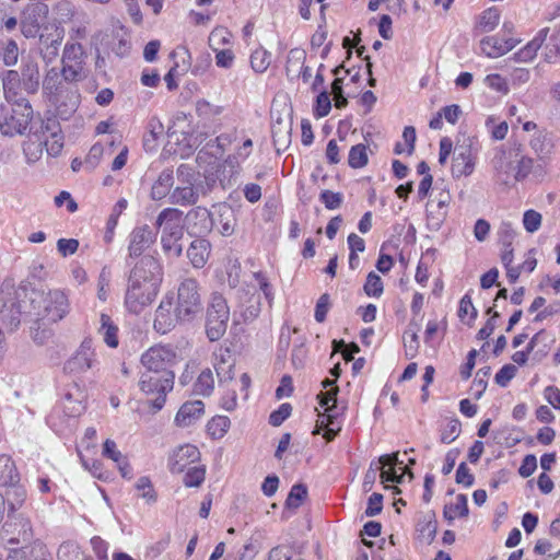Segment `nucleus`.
Segmentation results:
<instances>
[{"instance_id":"1","label":"nucleus","mask_w":560,"mask_h":560,"mask_svg":"<svg viewBox=\"0 0 560 560\" xmlns=\"http://www.w3.org/2000/svg\"><path fill=\"white\" fill-rule=\"evenodd\" d=\"M75 72L70 68L62 70L51 67L45 71L43 78L42 94L62 119H68L80 105L78 83L84 79L79 78Z\"/></svg>"},{"instance_id":"2","label":"nucleus","mask_w":560,"mask_h":560,"mask_svg":"<svg viewBox=\"0 0 560 560\" xmlns=\"http://www.w3.org/2000/svg\"><path fill=\"white\" fill-rule=\"evenodd\" d=\"M162 282V269L159 261L152 256H144L130 272L125 296L126 307L139 314L150 305Z\"/></svg>"},{"instance_id":"3","label":"nucleus","mask_w":560,"mask_h":560,"mask_svg":"<svg viewBox=\"0 0 560 560\" xmlns=\"http://www.w3.org/2000/svg\"><path fill=\"white\" fill-rule=\"evenodd\" d=\"M21 307L31 319L54 324L69 314L70 301L68 294L60 289L31 290L21 301Z\"/></svg>"},{"instance_id":"4","label":"nucleus","mask_w":560,"mask_h":560,"mask_svg":"<svg viewBox=\"0 0 560 560\" xmlns=\"http://www.w3.org/2000/svg\"><path fill=\"white\" fill-rule=\"evenodd\" d=\"M32 117L33 108L24 97L14 100V104L11 106L1 104L0 131L8 137L23 135L27 130Z\"/></svg>"},{"instance_id":"5","label":"nucleus","mask_w":560,"mask_h":560,"mask_svg":"<svg viewBox=\"0 0 560 560\" xmlns=\"http://www.w3.org/2000/svg\"><path fill=\"white\" fill-rule=\"evenodd\" d=\"M174 372H163V374L141 373L139 388L145 396L152 397L150 405L155 411L161 410L165 405L166 396L174 387Z\"/></svg>"},{"instance_id":"6","label":"nucleus","mask_w":560,"mask_h":560,"mask_svg":"<svg viewBox=\"0 0 560 560\" xmlns=\"http://www.w3.org/2000/svg\"><path fill=\"white\" fill-rule=\"evenodd\" d=\"M230 308L225 299L220 294L211 296L207 310L206 332L211 341L219 340L226 331Z\"/></svg>"},{"instance_id":"7","label":"nucleus","mask_w":560,"mask_h":560,"mask_svg":"<svg viewBox=\"0 0 560 560\" xmlns=\"http://www.w3.org/2000/svg\"><path fill=\"white\" fill-rule=\"evenodd\" d=\"M478 151L476 138L463 135L454 147L452 174L455 177L468 176L474 172L475 155Z\"/></svg>"},{"instance_id":"8","label":"nucleus","mask_w":560,"mask_h":560,"mask_svg":"<svg viewBox=\"0 0 560 560\" xmlns=\"http://www.w3.org/2000/svg\"><path fill=\"white\" fill-rule=\"evenodd\" d=\"M201 311L198 284L194 279L184 280L177 293L176 317L180 320H190Z\"/></svg>"},{"instance_id":"9","label":"nucleus","mask_w":560,"mask_h":560,"mask_svg":"<svg viewBox=\"0 0 560 560\" xmlns=\"http://www.w3.org/2000/svg\"><path fill=\"white\" fill-rule=\"evenodd\" d=\"M176 361V352L171 347L154 346L148 349L140 358L144 372L163 374V372H173L171 368Z\"/></svg>"},{"instance_id":"10","label":"nucleus","mask_w":560,"mask_h":560,"mask_svg":"<svg viewBox=\"0 0 560 560\" xmlns=\"http://www.w3.org/2000/svg\"><path fill=\"white\" fill-rule=\"evenodd\" d=\"M63 37L65 30L56 25L45 26L38 33V54L45 65L57 59Z\"/></svg>"},{"instance_id":"11","label":"nucleus","mask_w":560,"mask_h":560,"mask_svg":"<svg viewBox=\"0 0 560 560\" xmlns=\"http://www.w3.org/2000/svg\"><path fill=\"white\" fill-rule=\"evenodd\" d=\"M48 14V7L43 2L30 3L22 11L20 19L21 32L26 38H35L42 23Z\"/></svg>"},{"instance_id":"12","label":"nucleus","mask_w":560,"mask_h":560,"mask_svg":"<svg viewBox=\"0 0 560 560\" xmlns=\"http://www.w3.org/2000/svg\"><path fill=\"white\" fill-rule=\"evenodd\" d=\"M516 156H518V145L501 147L497 150L491 163L495 178L501 184H509L513 177Z\"/></svg>"},{"instance_id":"13","label":"nucleus","mask_w":560,"mask_h":560,"mask_svg":"<svg viewBox=\"0 0 560 560\" xmlns=\"http://www.w3.org/2000/svg\"><path fill=\"white\" fill-rule=\"evenodd\" d=\"M96 364L95 352L93 349V341L91 338H85L77 352L65 363V371L69 373H83L94 368Z\"/></svg>"},{"instance_id":"14","label":"nucleus","mask_w":560,"mask_h":560,"mask_svg":"<svg viewBox=\"0 0 560 560\" xmlns=\"http://www.w3.org/2000/svg\"><path fill=\"white\" fill-rule=\"evenodd\" d=\"M84 49L81 44L67 43L62 51L60 69L68 70L70 68L72 71L75 70V74L85 80L88 74L84 68Z\"/></svg>"},{"instance_id":"15","label":"nucleus","mask_w":560,"mask_h":560,"mask_svg":"<svg viewBox=\"0 0 560 560\" xmlns=\"http://www.w3.org/2000/svg\"><path fill=\"white\" fill-rule=\"evenodd\" d=\"M451 202V195L445 189L434 192L433 198L427 205L428 221L435 229L440 228L446 217V208Z\"/></svg>"},{"instance_id":"16","label":"nucleus","mask_w":560,"mask_h":560,"mask_svg":"<svg viewBox=\"0 0 560 560\" xmlns=\"http://www.w3.org/2000/svg\"><path fill=\"white\" fill-rule=\"evenodd\" d=\"M188 228L191 234L207 235L214 226L212 212L202 207L190 210L186 215Z\"/></svg>"},{"instance_id":"17","label":"nucleus","mask_w":560,"mask_h":560,"mask_svg":"<svg viewBox=\"0 0 560 560\" xmlns=\"http://www.w3.org/2000/svg\"><path fill=\"white\" fill-rule=\"evenodd\" d=\"M22 88L28 94H36L40 88V71L38 62L27 58L21 66Z\"/></svg>"},{"instance_id":"18","label":"nucleus","mask_w":560,"mask_h":560,"mask_svg":"<svg viewBox=\"0 0 560 560\" xmlns=\"http://www.w3.org/2000/svg\"><path fill=\"white\" fill-rule=\"evenodd\" d=\"M155 241V234L149 225L136 228L130 235L129 255L138 257Z\"/></svg>"},{"instance_id":"19","label":"nucleus","mask_w":560,"mask_h":560,"mask_svg":"<svg viewBox=\"0 0 560 560\" xmlns=\"http://www.w3.org/2000/svg\"><path fill=\"white\" fill-rule=\"evenodd\" d=\"M173 310V298H164L158 310L155 311L154 328L158 331L165 332L170 330L175 324L180 320L176 317L175 310Z\"/></svg>"},{"instance_id":"20","label":"nucleus","mask_w":560,"mask_h":560,"mask_svg":"<svg viewBox=\"0 0 560 560\" xmlns=\"http://www.w3.org/2000/svg\"><path fill=\"white\" fill-rule=\"evenodd\" d=\"M214 225H219V232L223 236H230L235 231L236 215L234 209L228 203H219L213 207Z\"/></svg>"},{"instance_id":"21","label":"nucleus","mask_w":560,"mask_h":560,"mask_svg":"<svg viewBox=\"0 0 560 560\" xmlns=\"http://www.w3.org/2000/svg\"><path fill=\"white\" fill-rule=\"evenodd\" d=\"M199 451L195 445L186 444L178 447L170 458V468L173 472H182L186 465L199 458Z\"/></svg>"},{"instance_id":"22","label":"nucleus","mask_w":560,"mask_h":560,"mask_svg":"<svg viewBox=\"0 0 560 560\" xmlns=\"http://www.w3.org/2000/svg\"><path fill=\"white\" fill-rule=\"evenodd\" d=\"M203 408L201 400L183 404L175 417L176 424L183 428L191 425L203 415Z\"/></svg>"},{"instance_id":"23","label":"nucleus","mask_w":560,"mask_h":560,"mask_svg":"<svg viewBox=\"0 0 560 560\" xmlns=\"http://www.w3.org/2000/svg\"><path fill=\"white\" fill-rule=\"evenodd\" d=\"M210 255V243L205 238H197L192 241L187 249V257L196 268H201L206 265Z\"/></svg>"},{"instance_id":"24","label":"nucleus","mask_w":560,"mask_h":560,"mask_svg":"<svg viewBox=\"0 0 560 560\" xmlns=\"http://www.w3.org/2000/svg\"><path fill=\"white\" fill-rule=\"evenodd\" d=\"M183 236V231L179 225H172L165 233L163 232L161 242L163 249L166 254L174 257H179L183 252V246L179 243Z\"/></svg>"},{"instance_id":"25","label":"nucleus","mask_w":560,"mask_h":560,"mask_svg":"<svg viewBox=\"0 0 560 560\" xmlns=\"http://www.w3.org/2000/svg\"><path fill=\"white\" fill-rule=\"evenodd\" d=\"M548 33L549 27L541 28L524 48L514 55L515 60L521 62L533 60L536 57L538 49L546 42Z\"/></svg>"},{"instance_id":"26","label":"nucleus","mask_w":560,"mask_h":560,"mask_svg":"<svg viewBox=\"0 0 560 560\" xmlns=\"http://www.w3.org/2000/svg\"><path fill=\"white\" fill-rule=\"evenodd\" d=\"M174 185V175L173 171L166 168L161 172L158 179L153 183L151 187L150 197L152 200H161L165 198L167 195H171V188Z\"/></svg>"},{"instance_id":"27","label":"nucleus","mask_w":560,"mask_h":560,"mask_svg":"<svg viewBox=\"0 0 560 560\" xmlns=\"http://www.w3.org/2000/svg\"><path fill=\"white\" fill-rule=\"evenodd\" d=\"M217 363L214 364L217 376L219 378V386H223L234 378V362L230 361V351L225 349L217 354Z\"/></svg>"},{"instance_id":"28","label":"nucleus","mask_w":560,"mask_h":560,"mask_svg":"<svg viewBox=\"0 0 560 560\" xmlns=\"http://www.w3.org/2000/svg\"><path fill=\"white\" fill-rule=\"evenodd\" d=\"M20 475L14 462L8 455H0V487L18 483Z\"/></svg>"},{"instance_id":"29","label":"nucleus","mask_w":560,"mask_h":560,"mask_svg":"<svg viewBox=\"0 0 560 560\" xmlns=\"http://www.w3.org/2000/svg\"><path fill=\"white\" fill-rule=\"evenodd\" d=\"M20 49L12 38L0 39V61L5 67H13L18 63Z\"/></svg>"},{"instance_id":"30","label":"nucleus","mask_w":560,"mask_h":560,"mask_svg":"<svg viewBox=\"0 0 560 560\" xmlns=\"http://www.w3.org/2000/svg\"><path fill=\"white\" fill-rule=\"evenodd\" d=\"M98 332L103 336L104 342L110 347H118V327L114 325L110 316L107 314H101V327Z\"/></svg>"},{"instance_id":"31","label":"nucleus","mask_w":560,"mask_h":560,"mask_svg":"<svg viewBox=\"0 0 560 560\" xmlns=\"http://www.w3.org/2000/svg\"><path fill=\"white\" fill-rule=\"evenodd\" d=\"M197 200L198 194L195 191L192 184L184 187H176L170 195V202L173 205H195Z\"/></svg>"},{"instance_id":"32","label":"nucleus","mask_w":560,"mask_h":560,"mask_svg":"<svg viewBox=\"0 0 560 560\" xmlns=\"http://www.w3.org/2000/svg\"><path fill=\"white\" fill-rule=\"evenodd\" d=\"M322 386L324 388L331 386V388L327 392H320L317 395L319 405H320V407L325 408L326 411H332V409L336 408L337 394L339 392V388H338V386L335 385V381L329 380V378H325L322 382Z\"/></svg>"},{"instance_id":"33","label":"nucleus","mask_w":560,"mask_h":560,"mask_svg":"<svg viewBox=\"0 0 560 560\" xmlns=\"http://www.w3.org/2000/svg\"><path fill=\"white\" fill-rule=\"evenodd\" d=\"M2 86L7 101H14L18 89L22 86L20 73L16 70H7L2 79Z\"/></svg>"},{"instance_id":"34","label":"nucleus","mask_w":560,"mask_h":560,"mask_svg":"<svg viewBox=\"0 0 560 560\" xmlns=\"http://www.w3.org/2000/svg\"><path fill=\"white\" fill-rule=\"evenodd\" d=\"M57 560H89V557L73 541H63L57 551Z\"/></svg>"},{"instance_id":"35","label":"nucleus","mask_w":560,"mask_h":560,"mask_svg":"<svg viewBox=\"0 0 560 560\" xmlns=\"http://www.w3.org/2000/svg\"><path fill=\"white\" fill-rule=\"evenodd\" d=\"M468 512L467 497L465 494H458L455 504L444 506L443 515L448 522H452L456 516L466 517Z\"/></svg>"},{"instance_id":"36","label":"nucleus","mask_w":560,"mask_h":560,"mask_svg":"<svg viewBox=\"0 0 560 560\" xmlns=\"http://www.w3.org/2000/svg\"><path fill=\"white\" fill-rule=\"evenodd\" d=\"M481 50L488 57L498 58L508 52V46L502 45V38L498 36H488L480 42Z\"/></svg>"},{"instance_id":"37","label":"nucleus","mask_w":560,"mask_h":560,"mask_svg":"<svg viewBox=\"0 0 560 560\" xmlns=\"http://www.w3.org/2000/svg\"><path fill=\"white\" fill-rule=\"evenodd\" d=\"M214 388V378L210 369L203 370L196 383L194 384V393L199 396H209Z\"/></svg>"},{"instance_id":"38","label":"nucleus","mask_w":560,"mask_h":560,"mask_svg":"<svg viewBox=\"0 0 560 560\" xmlns=\"http://www.w3.org/2000/svg\"><path fill=\"white\" fill-rule=\"evenodd\" d=\"M7 501L10 506V511H15L23 505L26 499V490L23 486L18 483L7 486Z\"/></svg>"},{"instance_id":"39","label":"nucleus","mask_w":560,"mask_h":560,"mask_svg":"<svg viewBox=\"0 0 560 560\" xmlns=\"http://www.w3.org/2000/svg\"><path fill=\"white\" fill-rule=\"evenodd\" d=\"M22 315L28 316L27 313L23 312L21 302L18 305L12 304L10 308L1 310V319L11 330L19 327Z\"/></svg>"},{"instance_id":"40","label":"nucleus","mask_w":560,"mask_h":560,"mask_svg":"<svg viewBox=\"0 0 560 560\" xmlns=\"http://www.w3.org/2000/svg\"><path fill=\"white\" fill-rule=\"evenodd\" d=\"M21 556H24L25 560H52L47 547L38 541L23 547Z\"/></svg>"},{"instance_id":"41","label":"nucleus","mask_w":560,"mask_h":560,"mask_svg":"<svg viewBox=\"0 0 560 560\" xmlns=\"http://www.w3.org/2000/svg\"><path fill=\"white\" fill-rule=\"evenodd\" d=\"M515 171L513 178L517 182L523 180L533 170V159L523 154L521 145H518V156H516Z\"/></svg>"},{"instance_id":"42","label":"nucleus","mask_w":560,"mask_h":560,"mask_svg":"<svg viewBox=\"0 0 560 560\" xmlns=\"http://www.w3.org/2000/svg\"><path fill=\"white\" fill-rule=\"evenodd\" d=\"M307 488L305 485L303 483H296L294 485L289 494H288V498L285 500V509H298L302 505V503L306 500L307 498Z\"/></svg>"},{"instance_id":"43","label":"nucleus","mask_w":560,"mask_h":560,"mask_svg":"<svg viewBox=\"0 0 560 560\" xmlns=\"http://www.w3.org/2000/svg\"><path fill=\"white\" fill-rule=\"evenodd\" d=\"M183 212L175 208H167L161 211L156 219V225L159 228L163 226V232L165 233L170 230L172 225H179L180 218Z\"/></svg>"},{"instance_id":"44","label":"nucleus","mask_w":560,"mask_h":560,"mask_svg":"<svg viewBox=\"0 0 560 560\" xmlns=\"http://www.w3.org/2000/svg\"><path fill=\"white\" fill-rule=\"evenodd\" d=\"M368 147L363 143L353 145L350 149L348 163L352 168H361L368 164Z\"/></svg>"},{"instance_id":"45","label":"nucleus","mask_w":560,"mask_h":560,"mask_svg":"<svg viewBox=\"0 0 560 560\" xmlns=\"http://www.w3.org/2000/svg\"><path fill=\"white\" fill-rule=\"evenodd\" d=\"M545 60L549 63L560 62V27L550 36L545 47Z\"/></svg>"},{"instance_id":"46","label":"nucleus","mask_w":560,"mask_h":560,"mask_svg":"<svg viewBox=\"0 0 560 560\" xmlns=\"http://www.w3.org/2000/svg\"><path fill=\"white\" fill-rule=\"evenodd\" d=\"M61 128L60 124L56 117H48L40 121V130L34 131V135L37 136L38 140L45 139L46 137L55 136L56 133H60Z\"/></svg>"},{"instance_id":"47","label":"nucleus","mask_w":560,"mask_h":560,"mask_svg":"<svg viewBox=\"0 0 560 560\" xmlns=\"http://www.w3.org/2000/svg\"><path fill=\"white\" fill-rule=\"evenodd\" d=\"M205 476V467L194 466L188 468L183 478V482L186 487H199L203 482Z\"/></svg>"},{"instance_id":"48","label":"nucleus","mask_w":560,"mask_h":560,"mask_svg":"<svg viewBox=\"0 0 560 560\" xmlns=\"http://www.w3.org/2000/svg\"><path fill=\"white\" fill-rule=\"evenodd\" d=\"M530 147L539 158H544L551 152L552 145L547 135L539 133L532 139Z\"/></svg>"},{"instance_id":"49","label":"nucleus","mask_w":560,"mask_h":560,"mask_svg":"<svg viewBox=\"0 0 560 560\" xmlns=\"http://www.w3.org/2000/svg\"><path fill=\"white\" fill-rule=\"evenodd\" d=\"M364 292L369 296H380L383 293V281L380 276L371 271L364 284Z\"/></svg>"},{"instance_id":"50","label":"nucleus","mask_w":560,"mask_h":560,"mask_svg":"<svg viewBox=\"0 0 560 560\" xmlns=\"http://www.w3.org/2000/svg\"><path fill=\"white\" fill-rule=\"evenodd\" d=\"M230 428V420L228 417L219 416L213 418L209 424L208 430L212 436L222 438Z\"/></svg>"},{"instance_id":"51","label":"nucleus","mask_w":560,"mask_h":560,"mask_svg":"<svg viewBox=\"0 0 560 560\" xmlns=\"http://www.w3.org/2000/svg\"><path fill=\"white\" fill-rule=\"evenodd\" d=\"M499 20V11L495 8H490L483 12L479 25L483 32H490L498 25Z\"/></svg>"},{"instance_id":"52","label":"nucleus","mask_w":560,"mask_h":560,"mask_svg":"<svg viewBox=\"0 0 560 560\" xmlns=\"http://www.w3.org/2000/svg\"><path fill=\"white\" fill-rule=\"evenodd\" d=\"M331 109V102L326 90L322 91L316 97L314 115L318 118L325 117Z\"/></svg>"},{"instance_id":"53","label":"nucleus","mask_w":560,"mask_h":560,"mask_svg":"<svg viewBox=\"0 0 560 560\" xmlns=\"http://www.w3.org/2000/svg\"><path fill=\"white\" fill-rule=\"evenodd\" d=\"M269 63V54L266 50H255L250 56V65L256 72L262 73Z\"/></svg>"},{"instance_id":"54","label":"nucleus","mask_w":560,"mask_h":560,"mask_svg":"<svg viewBox=\"0 0 560 560\" xmlns=\"http://www.w3.org/2000/svg\"><path fill=\"white\" fill-rule=\"evenodd\" d=\"M248 305L242 312L245 322L255 319L260 313V296L252 294L248 300Z\"/></svg>"},{"instance_id":"55","label":"nucleus","mask_w":560,"mask_h":560,"mask_svg":"<svg viewBox=\"0 0 560 560\" xmlns=\"http://www.w3.org/2000/svg\"><path fill=\"white\" fill-rule=\"evenodd\" d=\"M281 122L278 120L277 125L272 127V139L275 145L277 147H285L287 143L290 142L291 137V127L284 126L283 129L280 127Z\"/></svg>"},{"instance_id":"56","label":"nucleus","mask_w":560,"mask_h":560,"mask_svg":"<svg viewBox=\"0 0 560 560\" xmlns=\"http://www.w3.org/2000/svg\"><path fill=\"white\" fill-rule=\"evenodd\" d=\"M320 201L329 210L338 209L342 203V194L331 190H323L319 196Z\"/></svg>"},{"instance_id":"57","label":"nucleus","mask_w":560,"mask_h":560,"mask_svg":"<svg viewBox=\"0 0 560 560\" xmlns=\"http://www.w3.org/2000/svg\"><path fill=\"white\" fill-rule=\"evenodd\" d=\"M523 224L527 232L534 233L541 224V214L535 210H527L523 217Z\"/></svg>"},{"instance_id":"58","label":"nucleus","mask_w":560,"mask_h":560,"mask_svg":"<svg viewBox=\"0 0 560 560\" xmlns=\"http://www.w3.org/2000/svg\"><path fill=\"white\" fill-rule=\"evenodd\" d=\"M63 137L60 133H56L55 136L46 137L44 139V144L46 147L47 153L51 156H57L63 147Z\"/></svg>"},{"instance_id":"59","label":"nucleus","mask_w":560,"mask_h":560,"mask_svg":"<svg viewBox=\"0 0 560 560\" xmlns=\"http://www.w3.org/2000/svg\"><path fill=\"white\" fill-rule=\"evenodd\" d=\"M487 314H491V317L487 320L486 325L478 331L477 338L480 340L489 338L495 329V319L500 317L497 311L489 307Z\"/></svg>"},{"instance_id":"60","label":"nucleus","mask_w":560,"mask_h":560,"mask_svg":"<svg viewBox=\"0 0 560 560\" xmlns=\"http://www.w3.org/2000/svg\"><path fill=\"white\" fill-rule=\"evenodd\" d=\"M517 369L513 364H505L495 374V383L502 387H505L509 382L516 375Z\"/></svg>"},{"instance_id":"61","label":"nucleus","mask_w":560,"mask_h":560,"mask_svg":"<svg viewBox=\"0 0 560 560\" xmlns=\"http://www.w3.org/2000/svg\"><path fill=\"white\" fill-rule=\"evenodd\" d=\"M292 407L290 404H282L277 410L271 412L269 423L273 427H279L287 418L290 417Z\"/></svg>"},{"instance_id":"62","label":"nucleus","mask_w":560,"mask_h":560,"mask_svg":"<svg viewBox=\"0 0 560 560\" xmlns=\"http://www.w3.org/2000/svg\"><path fill=\"white\" fill-rule=\"evenodd\" d=\"M232 139L229 135L218 136L213 141L207 143V147L212 148L215 147V150L211 151V154L215 158H221L226 149L230 145Z\"/></svg>"},{"instance_id":"63","label":"nucleus","mask_w":560,"mask_h":560,"mask_svg":"<svg viewBox=\"0 0 560 560\" xmlns=\"http://www.w3.org/2000/svg\"><path fill=\"white\" fill-rule=\"evenodd\" d=\"M136 488L139 491H142V498H144L148 502H155L156 494L152 488L151 481L148 477H141L138 479L136 483Z\"/></svg>"},{"instance_id":"64","label":"nucleus","mask_w":560,"mask_h":560,"mask_svg":"<svg viewBox=\"0 0 560 560\" xmlns=\"http://www.w3.org/2000/svg\"><path fill=\"white\" fill-rule=\"evenodd\" d=\"M293 550L291 546L280 545L269 551V560H291Z\"/></svg>"}]
</instances>
